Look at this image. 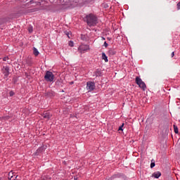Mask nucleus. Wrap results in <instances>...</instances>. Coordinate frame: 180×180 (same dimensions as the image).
Instances as JSON below:
<instances>
[{"label":"nucleus","mask_w":180,"mask_h":180,"mask_svg":"<svg viewBox=\"0 0 180 180\" xmlns=\"http://www.w3.org/2000/svg\"><path fill=\"white\" fill-rule=\"evenodd\" d=\"M84 21L86 22L88 26H96L98 18L94 14H89L84 18Z\"/></svg>","instance_id":"obj_1"},{"label":"nucleus","mask_w":180,"mask_h":180,"mask_svg":"<svg viewBox=\"0 0 180 180\" xmlns=\"http://www.w3.org/2000/svg\"><path fill=\"white\" fill-rule=\"evenodd\" d=\"M135 81H136L137 85H139V88L143 89V91H146V89H147V86H146V83H144V82H143L141 78L136 77Z\"/></svg>","instance_id":"obj_2"},{"label":"nucleus","mask_w":180,"mask_h":180,"mask_svg":"<svg viewBox=\"0 0 180 180\" xmlns=\"http://www.w3.org/2000/svg\"><path fill=\"white\" fill-rule=\"evenodd\" d=\"M44 79L46 80L47 82H53L54 81V75L50 71H46Z\"/></svg>","instance_id":"obj_3"},{"label":"nucleus","mask_w":180,"mask_h":180,"mask_svg":"<svg viewBox=\"0 0 180 180\" xmlns=\"http://www.w3.org/2000/svg\"><path fill=\"white\" fill-rule=\"evenodd\" d=\"M89 45L88 44H81L79 47H78V51H79V53H81V54H84V53H85V51H89Z\"/></svg>","instance_id":"obj_4"},{"label":"nucleus","mask_w":180,"mask_h":180,"mask_svg":"<svg viewBox=\"0 0 180 180\" xmlns=\"http://www.w3.org/2000/svg\"><path fill=\"white\" fill-rule=\"evenodd\" d=\"M86 89L94 91V89H95V83L94 82H87Z\"/></svg>","instance_id":"obj_5"},{"label":"nucleus","mask_w":180,"mask_h":180,"mask_svg":"<svg viewBox=\"0 0 180 180\" xmlns=\"http://www.w3.org/2000/svg\"><path fill=\"white\" fill-rule=\"evenodd\" d=\"M51 116H53V115L47 111L42 114V117H44V119H46V120H50Z\"/></svg>","instance_id":"obj_6"},{"label":"nucleus","mask_w":180,"mask_h":180,"mask_svg":"<svg viewBox=\"0 0 180 180\" xmlns=\"http://www.w3.org/2000/svg\"><path fill=\"white\" fill-rule=\"evenodd\" d=\"M3 74H4L5 77H8L9 75V67L5 66L3 68Z\"/></svg>","instance_id":"obj_7"},{"label":"nucleus","mask_w":180,"mask_h":180,"mask_svg":"<svg viewBox=\"0 0 180 180\" xmlns=\"http://www.w3.org/2000/svg\"><path fill=\"white\" fill-rule=\"evenodd\" d=\"M160 176H161V173L160 172H155L152 174V177L155 178L156 179H158V178H160Z\"/></svg>","instance_id":"obj_8"},{"label":"nucleus","mask_w":180,"mask_h":180,"mask_svg":"<svg viewBox=\"0 0 180 180\" xmlns=\"http://www.w3.org/2000/svg\"><path fill=\"white\" fill-rule=\"evenodd\" d=\"M101 75H102V72L99 69H97L94 73V77H101Z\"/></svg>","instance_id":"obj_9"},{"label":"nucleus","mask_w":180,"mask_h":180,"mask_svg":"<svg viewBox=\"0 0 180 180\" xmlns=\"http://www.w3.org/2000/svg\"><path fill=\"white\" fill-rule=\"evenodd\" d=\"M101 56L102 60H104L105 63H108V61H109V60H108V56H106V53H105V52H103L101 53Z\"/></svg>","instance_id":"obj_10"},{"label":"nucleus","mask_w":180,"mask_h":180,"mask_svg":"<svg viewBox=\"0 0 180 180\" xmlns=\"http://www.w3.org/2000/svg\"><path fill=\"white\" fill-rule=\"evenodd\" d=\"M33 53L34 54V56H37L39 53V50H37V49H36V47L33 48Z\"/></svg>","instance_id":"obj_11"},{"label":"nucleus","mask_w":180,"mask_h":180,"mask_svg":"<svg viewBox=\"0 0 180 180\" xmlns=\"http://www.w3.org/2000/svg\"><path fill=\"white\" fill-rule=\"evenodd\" d=\"M45 149H46V148H44V146H41V148H38L37 152L41 153V152L44 151Z\"/></svg>","instance_id":"obj_12"},{"label":"nucleus","mask_w":180,"mask_h":180,"mask_svg":"<svg viewBox=\"0 0 180 180\" xmlns=\"http://www.w3.org/2000/svg\"><path fill=\"white\" fill-rule=\"evenodd\" d=\"M174 133L176 134H178V133H179L178 127H176V125H174Z\"/></svg>","instance_id":"obj_13"},{"label":"nucleus","mask_w":180,"mask_h":180,"mask_svg":"<svg viewBox=\"0 0 180 180\" xmlns=\"http://www.w3.org/2000/svg\"><path fill=\"white\" fill-rule=\"evenodd\" d=\"M13 176H15V175H13V172H10L8 173V179H9V178H13Z\"/></svg>","instance_id":"obj_14"},{"label":"nucleus","mask_w":180,"mask_h":180,"mask_svg":"<svg viewBox=\"0 0 180 180\" xmlns=\"http://www.w3.org/2000/svg\"><path fill=\"white\" fill-rule=\"evenodd\" d=\"M155 167V162H151V163H150V168H153Z\"/></svg>","instance_id":"obj_15"},{"label":"nucleus","mask_w":180,"mask_h":180,"mask_svg":"<svg viewBox=\"0 0 180 180\" xmlns=\"http://www.w3.org/2000/svg\"><path fill=\"white\" fill-rule=\"evenodd\" d=\"M37 8H33V9L29 10L28 12L32 13V12H37Z\"/></svg>","instance_id":"obj_16"},{"label":"nucleus","mask_w":180,"mask_h":180,"mask_svg":"<svg viewBox=\"0 0 180 180\" xmlns=\"http://www.w3.org/2000/svg\"><path fill=\"white\" fill-rule=\"evenodd\" d=\"M28 31H29L30 33H32L33 32V27H30L28 28Z\"/></svg>","instance_id":"obj_17"},{"label":"nucleus","mask_w":180,"mask_h":180,"mask_svg":"<svg viewBox=\"0 0 180 180\" xmlns=\"http://www.w3.org/2000/svg\"><path fill=\"white\" fill-rule=\"evenodd\" d=\"M69 46H70V47H74V42L72 41H70L69 42Z\"/></svg>","instance_id":"obj_18"},{"label":"nucleus","mask_w":180,"mask_h":180,"mask_svg":"<svg viewBox=\"0 0 180 180\" xmlns=\"http://www.w3.org/2000/svg\"><path fill=\"white\" fill-rule=\"evenodd\" d=\"M108 53H111V54H112V55L116 54V52H115V51H113V50H110V51H108Z\"/></svg>","instance_id":"obj_19"},{"label":"nucleus","mask_w":180,"mask_h":180,"mask_svg":"<svg viewBox=\"0 0 180 180\" xmlns=\"http://www.w3.org/2000/svg\"><path fill=\"white\" fill-rule=\"evenodd\" d=\"M123 126H124V124H122V126L119 127L118 130H121V131H123Z\"/></svg>","instance_id":"obj_20"},{"label":"nucleus","mask_w":180,"mask_h":180,"mask_svg":"<svg viewBox=\"0 0 180 180\" xmlns=\"http://www.w3.org/2000/svg\"><path fill=\"white\" fill-rule=\"evenodd\" d=\"M17 176H13V177H11V178H9V179L8 180H15L16 179V178H17Z\"/></svg>","instance_id":"obj_21"},{"label":"nucleus","mask_w":180,"mask_h":180,"mask_svg":"<svg viewBox=\"0 0 180 180\" xmlns=\"http://www.w3.org/2000/svg\"><path fill=\"white\" fill-rule=\"evenodd\" d=\"M180 10V1L177 4V11Z\"/></svg>","instance_id":"obj_22"},{"label":"nucleus","mask_w":180,"mask_h":180,"mask_svg":"<svg viewBox=\"0 0 180 180\" xmlns=\"http://www.w3.org/2000/svg\"><path fill=\"white\" fill-rule=\"evenodd\" d=\"M15 95V93L13 91H10V96H13Z\"/></svg>","instance_id":"obj_23"},{"label":"nucleus","mask_w":180,"mask_h":180,"mask_svg":"<svg viewBox=\"0 0 180 180\" xmlns=\"http://www.w3.org/2000/svg\"><path fill=\"white\" fill-rule=\"evenodd\" d=\"M7 60H9V58H8V57H4V58H3V60H4V61H6Z\"/></svg>","instance_id":"obj_24"},{"label":"nucleus","mask_w":180,"mask_h":180,"mask_svg":"<svg viewBox=\"0 0 180 180\" xmlns=\"http://www.w3.org/2000/svg\"><path fill=\"white\" fill-rule=\"evenodd\" d=\"M103 46L104 47H108L109 45L106 43V41H105Z\"/></svg>","instance_id":"obj_25"},{"label":"nucleus","mask_w":180,"mask_h":180,"mask_svg":"<svg viewBox=\"0 0 180 180\" xmlns=\"http://www.w3.org/2000/svg\"><path fill=\"white\" fill-rule=\"evenodd\" d=\"M104 8H109V6H108V4H104Z\"/></svg>","instance_id":"obj_26"},{"label":"nucleus","mask_w":180,"mask_h":180,"mask_svg":"<svg viewBox=\"0 0 180 180\" xmlns=\"http://www.w3.org/2000/svg\"><path fill=\"white\" fill-rule=\"evenodd\" d=\"M175 56V53L174 52H172V57H174Z\"/></svg>","instance_id":"obj_27"},{"label":"nucleus","mask_w":180,"mask_h":180,"mask_svg":"<svg viewBox=\"0 0 180 180\" xmlns=\"http://www.w3.org/2000/svg\"><path fill=\"white\" fill-rule=\"evenodd\" d=\"M70 85H72V84H74V82H70Z\"/></svg>","instance_id":"obj_28"},{"label":"nucleus","mask_w":180,"mask_h":180,"mask_svg":"<svg viewBox=\"0 0 180 180\" xmlns=\"http://www.w3.org/2000/svg\"><path fill=\"white\" fill-rule=\"evenodd\" d=\"M103 40H105V38L102 37Z\"/></svg>","instance_id":"obj_29"},{"label":"nucleus","mask_w":180,"mask_h":180,"mask_svg":"<svg viewBox=\"0 0 180 180\" xmlns=\"http://www.w3.org/2000/svg\"><path fill=\"white\" fill-rule=\"evenodd\" d=\"M28 65H30V63H28Z\"/></svg>","instance_id":"obj_30"},{"label":"nucleus","mask_w":180,"mask_h":180,"mask_svg":"<svg viewBox=\"0 0 180 180\" xmlns=\"http://www.w3.org/2000/svg\"><path fill=\"white\" fill-rule=\"evenodd\" d=\"M75 180H77V179L75 178Z\"/></svg>","instance_id":"obj_31"}]
</instances>
